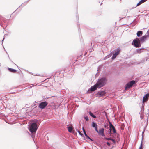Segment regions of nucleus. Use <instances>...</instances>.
<instances>
[{
    "mask_svg": "<svg viewBox=\"0 0 149 149\" xmlns=\"http://www.w3.org/2000/svg\"><path fill=\"white\" fill-rule=\"evenodd\" d=\"M107 79L105 78H103L98 79L96 84L98 88H100L104 86L106 84Z\"/></svg>",
    "mask_w": 149,
    "mask_h": 149,
    "instance_id": "nucleus-1",
    "label": "nucleus"
},
{
    "mask_svg": "<svg viewBox=\"0 0 149 149\" xmlns=\"http://www.w3.org/2000/svg\"><path fill=\"white\" fill-rule=\"evenodd\" d=\"M38 127L37 124L36 123H33L31 124L30 126L29 130V131L32 133L36 132Z\"/></svg>",
    "mask_w": 149,
    "mask_h": 149,
    "instance_id": "nucleus-2",
    "label": "nucleus"
},
{
    "mask_svg": "<svg viewBox=\"0 0 149 149\" xmlns=\"http://www.w3.org/2000/svg\"><path fill=\"white\" fill-rule=\"evenodd\" d=\"M141 41L139 38H136L133 40L132 45L136 47H139L141 46Z\"/></svg>",
    "mask_w": 149,
    "mask_h": 149,
    "instance_id": "nucleus-3",
    "label": "nucleus"
},
{
    "mask_svg": "<svg viewBox=\"0 0 149 149\" xmlns=\"http://www.w3.org/2000/svg\"><path fill=\"white\" fill-rule=\"evenodd\" d=\"M135 83V81L133 80L129 83H128L126 85L125 89L126 90H127L130 88Z\"/></svg>",
    "mask_w": 149,
    "mask_h": 149,
    "instance_id": "nucleus-4",
    "label": "nucleus"
},
{
    "mask_svg": "<svg viewBox=\"0 0 149 149\" xmlns=\"http://www.w3.org/2000/svg\"><path fill=\"white\" fill-rule=\"evenodd\" d=\"M48 104V102L46 101L42 102L39 104L38 107L41 109H44Z\"/></svg>",
    "mask_w": 149,
    "mask_h": 149,
    "instance_id": "nucleus-5",
    "label": "nucleus"
},
{
    "mask_svg": "<svg viewBox=\"0 0 149 149\" xmlns=\"http://www.w3.org/2000/svg\"><path fill=\"white\" fill-rule=\"evenodd\" d=\"M149 37V34H146L145 35L143 36L141 38H140V40L141 42H144L145 40H146Z\"/></svg>",
    "mask_w": 149,
    "mask_h": 149,
    "instance_id": "nucleus-6",
    "label": "nucleus"
},
{
    "mask_svg": "<svg viewBox=\"0 0 149 149\" xmlns=\"http://www.w3.org/2000/svg\"><path fill=\"white\" fill-rule=\"evenodd\" d=\"M149 97V93H148L146 94L143 97V102L144 103L147 101Z\"/></svg>",
    "mask_w": 149,
    "mask_h": 149,
    "instance_id": "nucleus-7",
    "label": "nucleus"
},
{
    "mask_svg": "<svg viewBox=\"0 0 149 149\" xmlns=\"http://www.w3.org/2000/svg\"><path fill=\"white\" fill-rule=\"evenodd\" d=\"M104 128H101L97 132V133L99 134L102 136H104L105 135L104 134Z\"/></svg>",
    "mask_w": 149,
    "mask_h": 149,
    "instance_id": "nucleus-8",
    "label": "nucleus"
},
{
    "mask_svg": "<svg viewBox=\"0 0 149 149\" xmlns=\"http://www.w3.org/2000/svg\"><path fill=\"white\" fill-rule=\"evenodd\" d=\"M120 52V50H118L117 52H116L113 55L112 57V59H115L116 56L119 54Z\"/></svg>",
    "mask_w": 149,
    "mask_h": 149,
    "instance_id": "nucleus-9",
    "label": "nucleus"
},
{
    "mask_svg": "<svg viewBox=\"0 0 149 149\" xmlns=\"http://www.w3.org/2000/svg\"><path fill=\"white\" fill-rule=\"evenodd\" d=\"M109 124L110 128H111V129H112L114 133H116V132L114 126L112 125L110 122H109Z\"/></svg>",
    "mask_w": 149,
    "mask_h": 149,
    "instance_id": "nucleus-10",
    "label": "nucleus"
},
{
    "mask_svg": "<svg viewBox=\"0 0 149 149\" xmlns=\"http://www.w3.org/2000/svg\"><path fill=\"white\" fill-rule=\"evenodd\" d=\"M98 88L97 85L95 84L93 86H92L91 88V91H93L96 90L97 88Z\"/></svg>",
    "mask_w": 149,
    "mask_h": 149,
    "instance_id": "nucleus-11",
    "label": "nucleus"
},
{
    "mask_svg": "<svg viewBox=\"0 0 149 149\" xmlns=\"http://www.w3.org/2000/svg\"><path fill=\"white\" fill-rule=\"evenodd\" d=\"M98 88L97 85L95 84L93 86H92L91 88V91H93L96 90L97 88Z\"/></svg>",
    "mask_w": 149,
    "mask_h": 149,
    "instance_id": "nucleus-12",
    "label": "nucleus"
},
{
    "mask_svg": "<svg viewBox=\"0 0 149 149\" xmlns=\"http://www.w3.org/2000/svg\"><path fill=\"white\" fill-rule=\"evenodd\" d=\"M105 93H106L104 91H101L100 92H99L98 93V94L100 95L99 97H100L101 96H104Z\"/></svg>",
    "mask_w": 149,
    "mask_h": 149,
    "instance_id": "nucleus-13",
    "label": "nucleus"
},
{
    "mask_svg": "<svg viewBox=\"0 0 149 149\" xmlns=\"http://www.w3.org/2000/svg\"><path fill=\"white\" fill-rule=\"evenodd\" d=\"M67 128L68 130V131L70 132L71 133L72 132V131L73 130V128L72 126L68 127H67Z\"/></svg>",
    "mask_w": 149,
    "mask_h": 149,
    "instance_id": "nucleus-14",
    "label": "nucleus"
},
{
    "mask_svg": "<svg viewBox=\"0 0 149 149\" xmlns=\"http://www.w3.org/2000/svg\"><path fill=\"white\" fill-rule=\"evenodd\" d=\"M143 34V32L141 31H139L137 33V35L138 37L141 36Z\"/></svg>",
    "mask_w": 149,
    "mask_h": 149,
    "instance_id": "nucleus-15",
    "label": "nucleus"
},
{
    "mask_svg": "<svg viewBox=\"0 0 149 149\" xmlns=\"http://www.w3.org/2000/svg\"><path fill=\"white\" fill-rule=\"evenodd\" d=\"M8 69L10 71L13 73H15L16 72V70L13 69L8 68Z\"/></svg>",
    "mask_w": 149,
    "mask_h": 149,
    "instance_id": "nucleus-16",
    "label": "nucleus"
},
{
    "mask_svg": "<svg viewBox=\"0 0 149 149\" xmlns=\"http://www.w3.org/2000/svg\"><path fill=\"white\" fill-rule=\"evenodd\" d=\"M147 0H141L137 5L136 6H139L142 3H143L144 2Z\"/></svg>",
    "mask_w": 149,
    "mask_h": 149,
    "instance_id": "nucleus-17",
    "label": "nucleus"
},
{
    "mask_svg": "<svg viewBox=\"0 0 149 149\" xmlns=\"http://www.w3.org/2000/svg\"><path fill=\"white\" fill-rule=\"evenodd\" d=\"M105 139H106L108 140H111L114 143V144L115 143H116L115 141V140H114L113 139L111 138H105Z\"/></svg>",
    "mask_w": 149,
    "mask_h": 149,
    "instance_id": "nucleus-18",
    "label": "nucleus"
},
{
    "mask_svg": "<svg viewBox=\"0 0 149 149\" xmlns=\"http://www.w3.org/2000/svg\"><path fill=\"white\" fill-rule=\"evenodd\" d=\"M89 113L90 115L92 117L94 118H96V117L91 112H90Z\"/></svg>",
    "mask_w": 149,
    "mask_h": 149,
    "instance_id": "nucleus-19",
    "label": "nucleus"
},
{
    "mask_svg": "<svg viewBox=\"0 0 149 149\" xmlns=\"http://www.w3.org/2000/svg\"><path fill=\"white\" fill-rule=\"evenodd\" d=\"M97 125L96 124V123H95V122H93L92 123V126L93 127H95L96 126H97Z\"/></svg>",
    "mask_w": 149,
    "mask_h": 149,
    "instance_id": "nucleus-20",
    "label": "nucleus"
},
{
    "mask_svg": "<svg viewBox=\"0 0 149 149\" xmlns=\"http://www.w3.org/2000/svg\"><path fill=\"white\" fill-rule=\"evenodd\" d=\"M139 149H143L142 148V142H141L140 146L139 148Z\"/></svg>",
    "mask_w": 149,
    "mask_h": 149,
    "instance_id": "nucleus-21",
    "label": "nucleus"
},
{
    "mask_svg": "<svg viewBox=\"0 0 149 149\" xmlns=\"http://www.w3.org/2000/svg\"><path fill=\"white\" fill-rule=\"evenodd\" d=\"M84 118L85 119V120L87 121H88V117L87 116H86V117H84Z\"/></svg>",
    "mask_w": 149,
    "mask_h": 149,
    "instance_id": "nucleus-22",
    "label": "nucleus"
},
{
    "mask_svg": "<svg viewBox=\"0 0 149 149\" xmlns=\"http://www.w3.org/2000/svg\"><path fill=\"white\" fill-rule=\"evenodd\" d=\"M95 127V130H96V131L97 132H98V130H97V126Z\"/></svg>",
    "mask_w": 149,
    "mask_h": 149,
    "instance_id": "nucleus-23",
    "label": "nucleus"
},
{
    "mask_svg": "<svg viewBox=\"0 0 149 149\" xmlns=\"http://www.w3.org/2000/svg\"><path fill=\"white\" fill-rule=\"evenodd\" d=\"M87 139H90L91 140H92L88 136H87L86 137Z\"/></svg>",
    "mask_w": 149,
    "mask_h": 149,
    "instance_id": "nucleus-24",
    "label": "nucleus"
},
{
    "mask_svg": "<svg viewBox=\"0 0 149 149\" xmlns=\"http://www.w3.org/2000/svg\"><path fill=\"white\" fill-rule=\"evenodd\" d=\"M107 144L108 146H109L110 145V143H109V142H107Z\"/></svg>",
    "mask_w": 149,
    "mask_h": 149,
    "instance_id": "nucleus-25",
    "label": "nucleus"
},
{
    "mask_svg": "<svg viewBox=\"0 0 149 149\" xmlns=\"http://www.w3.org/2000/svg\"><path fill=\"white\" fill-rule=\"evenodd\" d=\"M78 132L79 133V134L81 135H83V134H82V133H81L80 132V131H78Z\"/></svg>",
    "mask_w": 149,
    "mask_h": 149,
    "instance_id": "nucleus-26",
    "label": "nucleus"
},
{
    "mask_svg": "<svg viewBox=\"0 0 149 149\" xmlns=\"http://www.w3.org/2000/svg\"><path fill=\"white\" fill-rule=\"evenodd\" d=\"M109 130L110 133L111 132V128H110Z\"/></svg>",
    "mask_w": 149,
    "mask_h": 149,
    "instance_id": "nucleus-27",
    "label": "nucleus"
},
{
    "mask_svg": "<svg viewBox=\"0 0 149 149\" xmlns=\"http://www.w3.org/2000/svg\"><path fill=\"white\" fill-rule=\"evenodd\" d=\"M85 134V136H86V137L88 135L86 134V133H85V134Z\"/></svg>",
    "mask_w": 149,
    "mask_h": 149,
    "instance_id": "nucleus-28",
    "label": "nucleus"
},
{
    "mask_svg": "<svg viewBox=\"0 0 149 149\" xmlns=\"http://www.w3.org/2000/svg\"><path fill=\"white\" fill-rule=\"evenodd\" d=\"M82 129H83V131H84V130H85L84 127H83Z\"/></svg>",
    "mask_w": 149,
    "mask_h": 149,
    "instance_id": "nucleus-29",
    "label": "nucleus"
},
{
    "mask_svg": "<svg viewBox=\"0 0 149 149\" xmlns=\"http://www.w3.org/2000/svg\"><path fill=\"white\" fill-rule=\"evenodd\" d=\"M83 132H84V134H85V133H86L85 130H84V131H83Z\"/></svg>",
    "mask_w": 149,
    "mask_h": 149,
    "instance_id": "nucleus-30",
    "label": "nucleus"
}]
</instances>
